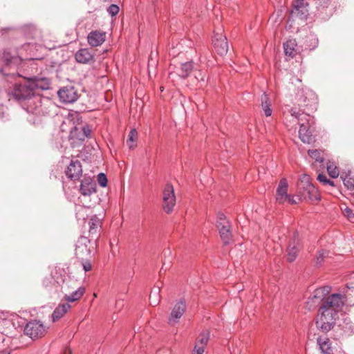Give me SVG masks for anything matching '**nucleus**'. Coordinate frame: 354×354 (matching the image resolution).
<instances>
[{
  "instance_id": "f257e3e1",
  "label": "nucleus",
  "mask_w": 354,
  "mask_h": 354,
  "mask_svg": "<svg viewBox=\"0 0 354 354\" xmlns=\"http://www.w3.org/2000/svg\"><path fill=\"white\" fill-rule=\"evenodd\" d=\"M354 306V287L347 286V290L342 295L339 293H334L328 296L323 302V306L334 310L337 312L344 305Z\"/></svg>"
},
{
  "instance_id": "f03ea898",
  "label": "nucleus",
  "mask_w": 354,
  "mask_h": 354,
  "mask_svg": "<svg viewBox=\"0 0 354 354\" xmlns=\"http://www.w3.org/2000/svg\"><path fill=\"white\" fill-rule=\"evenodd\" d=\"M337 317L336 311L322 306L319 309L316 326L322 332L327 333L333 328Z\"/></svg>"
},
{
  "instance_id": "7ed1b4c3",
  "label": "nucleus",
  "mask_w": 354,
  "mask_h": 354,
  "mask_svg": "<svg viewBox=\"0 0 354 354\" xmlns=\"http://www.w3.org/2000/svg\"><path fill=\"white\" fill-rule=\"evenodd\" d=\"M301 197L305 200L313 201H319L321 200L320 194L317 189L309 181V176L304 175L300 178V183L298 185Z\"/></svg>"
},
{
  "instance_id": "20e7f679",
  "label": "nucleus",
  "mask_w": 354,
  "mask_h": 354,
  "mask_svg": "<svg viewBox=\"0 0 354 354\" xmlns=\"http://www.w3.org/2000/svg\"><path fill=\"white\" fill-rule=\"evenodd\" d=\"M34 93L35 91H32L28 80H24V82L15 84L9 93V95L12 96L21 104L31 97Z\"/></svg>"
},
{
  "instance_id": "39448f33",
  "label": "nucleus",
  "mask_w": 354,
  "mask_h": 354,
  "mask_svg": "<svg viewBox=\"0 0 354 354\" xmlns=\"http://www.w3.org/2000/svg\"><path fill=\"white\" fill-rule=\"evenodd\" d=\"M20 106L28 113L32 114L40 115L46 113L42 109L41 97L35 93L21 104Z\"/></svg>"
},
{
  "instance_id": "423d86ee",
  "label": "nucleus",
  "mask_w": 354,
  "mask_h": 354,
  "mask_svg": "<svg viewBox=\"0 0 354 354\" xmlns=\"http://www.w3.org/2000/svg\"><path fill=\"white\" fill-rule=\"evenodd\" d=\"M91 129L88 125L84 124L82 127H75L71 129L69 139L73 147L82 143L86 138L91 137Z\"/></svg>"
},
{
  "instance_id": "0eeeda50",
  "label": "nucleus",
  "mask_w": 354,
  "mask_h": 354,
  "mask_svg": "<svg viewBox=\"0 0 354 354\" xmlns=\"http://www.w3.org/2000/svg\"><path fill=\"white\" fill-rule=\"evenodd\" d=\"M175 205L174 189L173 186L168 183L165 185L162 193V208L166 213L169 214L173 211Z\"/></svg>"
},
{
  "instance_id": "6e6552de",
  "label": "nucleus",
  "mask_w": 354,
  "mask_h": 354,
  "mask_svg": "<svg viewBox=\"0 0 354 354\" xmlns=\"http://www.w3.org/2000/svg\"><path fill=\"white\" fill-rule=\"evenodd\" d=\"M46 329L40 321L29 322L24 328V334L31 339L41 337L46 333Z\"/></svg>"
},
{
  "instance_id": "1a4fd4ad",
  "label": "nucleus",
  "mask_w": 354,
  "mask_h": 354,
  "mask_svg": "<svg viewBox=\"0 0 354 354\" xmlns=\"http://www.w3.org/2000/svg\"><path fill=\"white\" fill-rule=\"evenodd\" d=\"M57 95L60 101L66 104L75 102L79 97L77 90L72 86H67L61 88Z\"/></svg>"
},
{
  "instance_id": "9d476101",
  "label": "nucleus",
  "mask_w": 354,
  "mask_h": 354,
  "mask_svg": "<svg viewBox=\"0 0 354 354\" xmlns=\"http://www.w3.org/2000/svg\"><path fill=\"white\" fill-rule=\"evenodd\" d=\"M212 44L218 54L223 55L227 53L228 43L227 38L223 34L221 29L218 32H214Z\"/></svg>"
},
{
  "instance_id": "9b49d317",
  "label": "nucleus",
  "mask_w": 354,
  "mask_h": 354,
  "mask_svg": "<svg viewBox=\"0 0 354 354\" xmlns=\"http://www.w3.org/2000/svg\"><path fill=\"white\" fill-rule=\"evenodd\" d=\"M307 6L308 4L304 0H295L292 3V17L298 18L301 20L306 19L308 15Z\"/></svg>"
},
{
  "instance_id": "f8f14e48",
  "label": "nucleus",
  "mask_w": 354,
  "mask_h": 354,
  "mask_svg": "<svg viewBox=\"0 0 354 354\" xmlns=\"http://www.w3.org/2000/svg\"><path fill=\"white\" fill-rule=\"evenodd\" d=\"M186 309V304L185 300L180 299L174 306L170 317L168 319L169 325L174 326L178 322L180 318L183 315Z\"/></svg>"
},
{
  "instance_id": "ddd939ff",
  "label": "nucleus",
  "mask_w": 354,
  "mask_h": 354,
  "mask_svg": "<svg viewBox=\"0 0 354 354\" xmlns=\"http://www.w3.org/2000/svg\"><path fill=\"white\" fill-rule=\"evenodd\" d=\"M330 292V287L329 286L318 288L315 289L312 295L308 297V302H311L313 306H316L324 299V298L329 294Z\"/></svg>"
},
{
  "instance_id": "4468645a",
  "label": "nucleus",
  "mask_w": 354,
  "mask_h": 354,
  "mask_svg": "<svg viewBox=\"0 0 354 354\" xmlns=\"http://www.w3.org/2000/svg\"><path fill=\"white\" fill-rule=\"evenodd\" d=\"M80 191L83 196H90L96 192V183L89 178L84 177L80 183Z\"/></svg>"
},
{
  "instance_id": "2eb2a0df",
  "label": "nucleus",
  "mask_w": 354,
  "mask_h": 354,
  "mask_svg": "<svg viewBox=\"0 0 354 354\" xmlns=\"http://www.w3.org/2000/svg\"><path fill=\"white\" fill-rule=\"evenodd\" d=\"M82 174V165L78 160H72L67 167L66 174L71 180H77Z\"/></svg>"
},
{
  "instance_id": "dca6fc26",
  "label": "nucleus",
  "mask_w": 354,
  "mask_h": 354,
  "mask_svg": "<svg viewBox=\"0 0 354 354\" xmlns=\"http://www.w3.org/2000/svg\"><path fill=\"white\" fill-rule=\"evenodd\" d=\"M28 80L32 91L35 92L36 90L44 91L50 88V80L47 77H35Z\"/></svg>"
},
{
  "instance_id": "f3484780",
  "label": "nucleus",
  "mask_w": 354,
  "mask_h": 354,
  "mask_svg": "<svg viewBox=\"0 0 354 354\" xmlns=\"http://www.w3.org/2000/svg\"><path fill=\"white\" fill-rule=\"evenodd\" d=\"M106 39V32L100 30H93L87 37L88 43L93 47L102 45Z\"/></svg>"
},
{
  "instance_id": "a211bd4d",
  "label": "nucleus",
  "mask_w": 354,
  "mask_h": 354,
  "mask_svg": "<svg viewBox=\"0 0 354 354\" xmlns=\"http://www.w3.org/2000/svg\"><path fill=\"white\" fill-rule=\"evenodd\" d=\"M288 184L286 178L281 179L277 189L276 200L279 203H283L288 197Z\"/></svg>"
},
{
  "instance_id": "6ab92c4d",
  "label": "nucleus",
  "mask_w": 354,
  "mask_h": 354,
  "mask_svg": "<svg viewBox=\"0 0 354 354\" xmlns=\"http://www.w3.org/2000/svg\"><path fill=\"white\" fill-rule=\"evenodd\" d=\"M90 241L85 236H81L77 242L75 254L76 255H88L91 253L90 249L88 248V243Z\"/></svg>"
},
{
  "instance_id": "aec40b11",
  "label": "nucleus",
  "mask_w": 354,
  "mask_h": 354,
  "mask_svg": "<svg viewBox=\"0 0 354 354\" xmlns=\"http://www.w3.org/2000/svg\"><path fill=\"white\" fill-rule=\"evenodd\" d=\"M300 250V244L298 239L295 238L291 241L289 244V246L287 249V259L289 262L294 261L297 257V254Z\"/></svg>"
},
{
  "instance_id": "412c9836",
  "label": "nucleus",
  "mask_w": 354,
  "mask_h": 354,
  "mask_svg": "<svg viewBox=\"0 0 354 354\" xmlns=\"http://www.w3.org/2000/svg\"><path fill=\"white\" fill-rule=\"evenodd\" d=\"M75 59L77 62L82 64H88L93 61V55L87 48L80 49L75 55Z\"/></svg>"
},
{
  "instance_id": "4be33fe9",
  "label": "nucleus",
  "mask_w": 354,
  "mask_h": 354,
  "mask_svg": "<svg viewBox=\"0 0 354 354\" xmlns=\"http://www.w3.org/2000/svg\"><path fill=\"white\" fill-rule=\"evenodd\" d=\"M85 292V288L82 286L75 288L68 293H65L64 299L68 302H74L81 299Z\"/></svg>"
},
{
  "instance_id": "5701e85b",
  "label": "nucleus",
  "mask_w": 354,
  "mask_h": 354,
  "mask_svg": "<svg viewBox=\"0 0 354 354\" xmlns=\"http://www.w3.org/2000/svg\"><path fill=\"white\" fill-rule=\"evenodd\" d=\"M317 344L322 354H333L330 339L326 337H319L317 339Z\"/></svg>"
},
{
  "instance_id": "b1692460",
  "label": "nucleus",
  "mask_w": 354,
  "mask_h": 354,
  "mask_svg": "<svg viewBox=\"0 0 354 354\" xmlns=\"http://www.w3.org/2000/svg\"><path fill=\"white\" fill-rule=\"evenodd\" d=\"M299 136L301 140L304 143H310L313 140L312 132L308 124H301L299 130Z\"/></svg>"
},
{
  "instance_id": "393cba45",
  "label": "nucleus",
  "mask_w": 354,
  "mask_h": 354,
  "mask_svg": "<svg viewBox=\"0 0 354 354\" xmlns=\"http://www.w3.org/2000/svg\"><path fill=\"white\" fill-rule=\"evenodd\" d=\"M89 235L92 237H97L99 229L101 227V220L96 215L93 216L89 222Z\"/></svg>"
},
{
  "instance_id": "a878e982",
  "label": "nucleus",
  "mask_w": 354,
  "mask_h": 354,
  "mask_svg": "<svg viewBox=\"0 0 354 354\" xmlns=\"http://www.w3.org/2000/svg\"><path fill=\"white\" fill-rule=\"evenodd\" d=\"M71 308V305L68 303L58 305L52 314L53 322H55L62 318Z\"/></svg>"
},
{
  "instance_id": "bb28decb",
  "label": "nucleus",
  "mask_w": 354,
  "mask_h": 354,
  "mask_svg": "<svg viewBox=\"0 0 354 354\" xmlns=\"http://www.w3.org/2000/svg\"><path fill=\"white\" fill-rule=\"evenodd\" d=\"M339 326L345 335L350 336L354 334V324L350 318H344Z\"/></svg>"
},
{
  "instance_id": "cd10ccee",
  "label": "nucleus",
  "mask_w": 354,
  "mask_h": 354,
  "mask_svg": "<svg viewBox=\"0 0 354 354\" xmlns=\"http://www.w3.org/2000/svg\"><path fill=\"white\" fill-rule=\"evenodd\" d=\"M297 42L295 39H289L283 44L286 55L294 57L297 54Z\"/></svg>"
},
{
  "instance_id": "c85d7f7f",
  "label": "nucleus",
  "mask_w": 354,
  "mask_h": 354,
  "mask_svg": "<svg viewBox=\"0 0 354 354\" xmlns=\"http://www.w3.org/2000/svg\"><path fill=\"white\" fill-rule=\"evenodd\" d=\"M261 107L264 111V114L266 117H269L272 115V109L271 108V100L268 95L263 93L261 97Z\"/></svg>"
},
{
  "instance_id": "c756f323",
  "label": "nucleus",
  "mask_w": 354,
  "mask_h": 354,
  "mask_svg": "<svg viewBox=\"0 0 354 354\" xmlns=\"http://www.w3.org/2000/svg\"><path fill=\"white\" fill-rule=\"evenodd\" d=\"M209 337H210V334L208 330H205V331L201 332L199 334L198 337H197L194 346H198L201 348H203L205 350V348H206V346L209 342Z\"/></svg>"
},
{
  "instance_id": "7c9ffc66",
  "label": "nucleus",
  "mask_w": 354,
  "mask_h": 354,
  "mask_svg": "<svg viewBox=\"0 0 354 354\" xmlns=\"http://www.w3.org/2000/svg\"><path fill=\"white\" fill-rule=\"evenodd\" d=\"M193 70V64L192 62L183 63L177 73L181 78H186L189 76L190 72Z\"/></svg>"
},
{
  "instance_id": "2f4dec72",
  "label": "nucleus",
  "mask_w": 354,
  "mask_h": 354,
  "mask_svg": "<svg viewBox=\"0 0 354 354\" xmlns=\"http://www.w3.org/2000/svg\"><path fill=\"white\" fill-rule=\"evenodd\" d=\"M160 287L155 286L149 295V302L151 306H156L160 301Z\"/></svg>"
},
{
  "instance_id": "473e14b6",
  "label": "nucleus",
  "mask_w": 354,
  "mask_h": 354,
  "mask_svg": "<svg viewBox=\"0 0 354 354\" xmlns=\"http://www.w3.org/2000/svg\"><path fill=\"white\" fill-rule=\"evenodd\" d=\"M217 228L219 231L220 236H221V238L223 243L228 244L232 239V232L230 230V226L226 227V226L223 225L222 227H217Z\"/></svg>"
},
{
  "instance_id": "72a5a7b5",
  "label": "nucleus",
  "mask_w": 354,
  "mask_h": 354,
  "mask_svg": "<svg viewBox=\"0 0 354 354\" xmlns=\"http://www.w3.org/2000/svg\"><path fill=\"white\" fill-rule=\"evenodd\" d=\"M300 100H301L306 106L312 105V104L316 103L317 97L312 91H307L306 95L301 97Z\"/></svg>"
},
{
  "instance_id": "f704fd0d",
  "label": "nucleus",
  "mask_w": 354,
  "mask_h": 354,
  "mask_svg": "<svg viewBox=\"0 0 354 354\" xmlns=\"http://www.w3.org/2000/svg\"><path fill=\"white\" fill-rule=\"evenodd\" d=\"M138 136V133L135 129H132L128 136V140L127 144L130 149H133L136 147L135 140Z\"/></svg>"
},
{
  "instance_id": "c9c22d12",
  "label": "nucleus",
  "mask_w": 354,
  "mask_h": 354,
  "mask_svg": "<svg viewBox=\"0 0 354 354\" xmlns=\"http://www.w3.org/2000/svg\"><path fill=\"white\" fill-rule=\"evenodd\" d=\"M76 282L73 280H68L65 281L64 280L63 284L62 286V292L65 293H68L71 290L76 288L75 287Z\"/></svg>"
},
{
  "instance_id": "e433bc0d",
  "label": "nucleus",
  "mask_w": 354,
  "mask_h": 354,
  "mask_svg": "<svg viewBox=\"0 0 354 354\" xmlns=\"http://www.w3.org/2000/svg\"><path fill=\"white\" fill-rule=\"evenodd\" d=\"M327 171L329 176L333 178L338 177L339 174L338 168L331 162L327 163Z\"/></svg>"
},
{
  "instance_id": "4c0bfd02",
  "label": "nucleus",
  "mask_w": 354,
  "mask_h": 354,
  "mask_svg": "<svg viewBox=\"0 0 354 354\" xmlns=\"http://www.w3.org/2000/svg\"><path fill=\"white\" fill-rule=\"evenodd\" d=\"M344 185L351 190L354 189V178L351 176L350 174H346L345 176H341Z\"/></svg>"
},
{
  "instance_id": "58836bf2",
  "label": "nucleus",
  "mask_w": 354,
  "mask_h": 354,
  "mask_svg": "<svg viewBox=\"0 0 354 354\" xmlns=\"http://www.w3.org/2000/svg\"><path fill=\"white\" fill-rule=\"evenodd\" d=\"M224 226H230L229 221L223 213H218L217 215L216 226L217 227Z\"/></svg>"
},
{
  "instance_id": "ea45409f",
  "label": "nucleus",
  "mask_w": 354,
  "mask_h": 354,
  "mask_svg": "<svg viewBox=\"0 0 354 354\" xmlns=\"http://www.w3.org/2000/svg\"><path fill=\"white\" fill-rule=\"evenodd\" d=\"M308 155L314 159L316 162L322 163L324 162V158L321 156L319 151L315 150H308Z\"/></svg>"
},
{
  "instance_id": "a19ab883",
  "label": "nucleus",
  "mask_w": 354,
  "mask_h": 354,
  "mask_svg": "<svg viewBox=\"0 0 354 354\" xmlns=\"http://www.w3.org/2000/svg\"><path fill=\"white\" fill-rule=\"evenodd\" d=\"M308 39L311 44L306 45V48H308L310 50L315 49L318 45V39L315 35H310L308 37Z\"/></svg>"
},
{
  "instance_id": "79ce46f5",
  "label": "nucleus",
  "mask_w": 354,
  "mask_h": 354,
  "mask_svg": "<svg viewBox=\"0 0 354 354\" xmlns=\"http://www.w3.org/2000/svg\"><path fill=\"white\" fill-rule=\"evenodd\" d=\"M194 77L198 82H205L206 73L205 71L198 70L194 71Z\"/></svg>"
},
{
  "instance_id": "37998d69",
  "label": "nucleus",
  "mask_w": 354,
  "mask_h": 354,
  "mask_svg": "<svg viewBox=\"0 0 354 354\" xmlns=\"http://www.w3.org/2000/svg\"><path fill=\"white\" fill-rule=\"evenodd\" d=\"M97 182L98 184L102 187H104L107 184V178L104 173H100L97 175Z\"/></svg>"
},
{
  "instance_id": "c03bdc74",
  "label": "nucleus",
  "mask_w": 354,
  "mask_h": 354,
  "mask_svg": "<svg viewBox=\"0 0 354 354\" xmlns=\"http://www.w3.org/2000/svg\"><path fill=\"white\" fill-rule=\"evenodd\" d=\"M120 8L116 4H111L107 8V12L111 16H115L119 12Z\"/></svg>"
},
{
  "instance_id": "a18cd8bd",
  "label": "nucleus",
  "mask_w": 354,
  "mask_h": 354,
  "mask_svg": "<svg viewBox=\"0 0 354 354\" xmlns=\"http://www.w3.org/2000/svg\"><path fill=\"white\" fill-rule=\"evenodd\" d=\"M328 255V252H326L324 250H321L318 252V255L317 257V264H320L324 259V257H326Z\"/></svg>"
},
{
  "instance_id": "49530a36",
  "label": "nucleus",
  "mask_w": 354,
  "mask_h": 354,
  "mask_svg": "<svg viewBox=\"0 0 354 354\" xmlns=\"http://www.w3.org/2000/svg\"><path fill=\"white\" fill-rule=\"evenodd\" d=\"M3 59L6 62V64H8L12 62L13 57L10 56L8 51L5 50L3 54Z\"/></svg>"
},
{
  "instance_id": "de8ad7c7",
  "label": "nucleus",
  "mask_w": 354,
  "mask_h": 354,
  "mask_svg": "<svg viewBox=\"0 0 354 354\" xmlns=\"http://www.w3.org/2000/svg\"><path fill=\"white\" fill-rule=\"evenodd\" d=\"M317 180L323 183L324 185H327V182H328V178L326 176V175L324 174H319L317 176Z\"/></svg>"
},
{
  "instance_id": "09e8293b",
  "label": "nucleus",
  "mask_w": 354,
  "mask_h": 354,
  "mask_svg": "<svg viewBox=\"0 0 354 354\" xmlns=\"http://www.w3.org/2000/svg\"><path fill=\"white\" fill-rule=\"evenodd\" d=\"M205 350L201 348L198 346H194L193 350L191 352V354H204Z\"/></svg>"
},
{
  "instance_id": "8fccbe9b",
  "label": "nucleus",
  "mask_w": 354,
  "mask_h": 354,
  "mask_svg": "<svg viewBox=\"0 0 354 354\" xmlns=\"http://www.w3.org/2000/svg\"><path fill=\"white\" fill-rule=\"evenodd\" d=\"M6 107L2 104H0V119L3 120L5 118L6 113Z\"/></svg>"
},
{
  "instance_id": "3c124183",
  "label": "nucleus",
  "mask_w": 354,
  "mask_h": 354,
  "mask_svg": "<svg viewBox=\"0 0 354 354\" xmlns=\"http://www.w3.org/2000/svg\"><path fill=\"white\" fill-rule=\"evenodd\" d=\"M82 266H83V268L85 272H88V271H90L91 270V264L89 261H86L82 263Z\"/></svg>"
},
{
  "instance_id": "603ef678",
  "label": "nucleus",
  "mask_w": 354,
  "mask_h": 354,
  "mask_svg": "<svg viewBox=\"0 0 354 354\" xmlns=\"http://www.w3.org/2000/svg\"><path fill=\"white\" fill-rule=\"evenodd\" d=\"M344 212H345L346 216L348 218H353L354 216V214L353 213V211L351 209L348 208V207H346L345 209Z\"/></svg>"
},
{
  "instance_id": "864d4df0",
  "label": "nucleus",
  "mask_w": 354,
  "mask_h": 354,
  "mask_svg": "<svg viewBox=\"0 0 354 354\" xmlns=\"http://www.w3.org/2000/svg\"><path fill=\"white\" fill-rule=\"evenodd\" d=\"M290 204H296L297 201L295 199V197L292 195H288V197L287 198V201Z\"/></svg>"
},
{
  "instance_id": "5fc2aeb1",
  "label": "nucleus",
  "mask_w": 354,
  "mask_h": 354,
  "mask_svg": "<svg viewBox=\"0 0 354 354\" xmlns=\"http://www.w3.org/2000/svg\"><path fill=\"white\" fill-rule=\"evenodd\" d=\"M290 113L292 116H294L296 119L299 120V113L296 110L291 109Z\"/></svg>"
},
{
  "instance_id": "6e6d98bb",
  "label": "nucleus",
  "mask_w": 354,
  "mask_h": 354,
  "mask_svg": "<svg viewBox=\"0 0 354 354\" xmlns=\"http://www.w3.org/2000/svg\"><path fill=\"white\" fill-rule=\"evenodd\" d=\"M50 283H51V281H48V279H46L44 281V284L46 286H48Z\"/></svg>"
},
{
  "instance_id": "4d7b16f0",
  "label": "nucleus",
  "mask_w": 354,
  "mask_h": 354,
  "mask_svg": "<svg viewBox=\"0 0 354 354\" xmlns=\"http://www.w3.org/2000/svg\"><path fill=\"white\" fill-rule=\"evenodd\" d=\"M327 185H329L330 186H334V182L333 180L328 179Z\"/></svg>"
},
{
  "instance_id": "13d9d810",
  "label": "nucleus",
  "mask_w": 354,
  "mask_h": 354,
  "mask_svg": "<svg viewBox=\"0 0 354 354\" xmlns=\"http://www.w3.org/2000/svg\"><path fill=\"white\" fill-rule=\"evenodd\" d=\"M0 354H10V352L8 351H2L0 352Z\"/></svg>"
},
{
  "instance_id": "bf43d9fd",
  "label": "nucleus",
  "mask_w": 354,
  "mask_h": 354,
  "mask_svg": "<svg viewBox=\"0 0 354 354\" xmlns=\"http://www.w3.org/2000/svg\"><path fill=\"white\" fill-rule=\"evenodd\" d=\"M340 354H345V353H340Z\"/></svg>"
}]
</instances>
